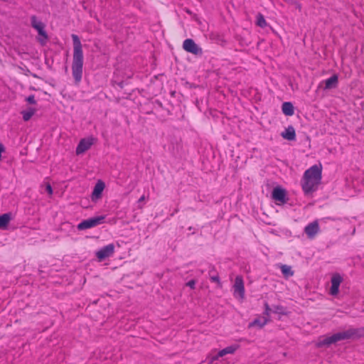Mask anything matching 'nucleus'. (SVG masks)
I'll list each match as a JSON object with an SVG mask.
<instances>
[{
    "mask_svg": "<svg viewBox=\"0 0 364 364\" xmlns=\"http://www.w3.org/2000/svg\"><path fill=\"white\" fill-rule=\"evenodd\" d=\"M322 178V168L321 166L314 165L305 171L301 183L306 195L316 191L321 183Z\"/></svg>",
    "mask_w": 364,
    "mask_h": 364,
    "instance_id": "1",
    "label": "nucleus"
},
{
    "mask_svg": "<svg viewBox=\"0 0 364 364\" xmlns=\"http://www.w3.org/2000/svg\"><path fill=\"white\" fill-rule=\"evenodd\" d=\"M73 42V58L72 73L75 81L78 84L82 79L83 68L82 46L79 37L75 34L71 36Z\"/></svg>",
    "mask_w": 364,
    "mask_h": 364,
    "instance_id": "2",
    "label": "nucleus"
},
{
    "mask_svg": "<svg viewBox=\"0 0 364 364\" xmlns=\"http://www.w3.org/2000/svg\"><path fill=\"white\" fill-rule=\"evenodd\" d=\"M357 330L350 328L346 331L335 333L331 336L320 337L316 343V346L318 348L328 346L338 341L355 337L357 336Z\"/></svg>",
    "mask_w": 364,
    "mask_h": 364,
    "instance_id": "3",
    "label": "nucleus"
},
{
    "mask_svg": "<svg viewBox=\"0 0 364 364\" xmlns=\"http://www.w3.org/2000/svg\"><path fill=\"white\" fill-rule=\"evenodd\" d=\"M31 26L33 28H35L40 37L38 38V41L44 45L48 40V35L45 31V25L41 21H38L35 16H32L31 18Z\"/></svg>",
    "mask_w": 364,
    "mask_h": 364,
    "instance_id": "4",
    "label": "nucleus"
},
{
    "mask_svg": "<svg viewBox=\"0 0 364 364\" xmlns=\"http://www.w3.org/2000/svg\"><path fill=\"white\" fill-rule=\"evenodd\" d=\"M233 296L237 299L243 301L245 295L244 281L242 276L238 275L235 277L233 284Z\"/></svg>",
    "mask_w": 364,
    "mask_h": 364,
    "instance_id": "5",
    "label": "nucleus"
},
{
    "mask_svg": "<svg viewBox=\"0 0 364 364\" xmlns=\"http://www.w3.org/2000/svg\"><path fill=\"white\" fill-rule=\"evenodd\" d=\"M105 219V217L103 215L88 218L80 223L77 229L82 230L96 227L103 223Z\"/></svg>",
    "mask_w": 364,
    "mask_h": 364,
    "instance_id": "6",
    "label": "nucleus"
},
{
    "mask_svg": "<svg viewBox=\"0 0 364 364\" xmlns=\"http://www.w3.org/2000/svg\"><path fill=\"white\" fill-rule=\"evenodd\" d=\"M183 48L188 53L194 55H201L202 48H200L193 40L191 38L186 39L183 43Z\"/></svg>",
    "mask_w": 364,
    "mask_h": 364,
    "instance_id": "7",
    "label": "nucleus"
},
{
    "mask_svg": "<svg viewBox=\"0 0 364 364\" xmlns=\"http://www.w3.org/2000/svg\"><path fill=\"white\" fill-rule=\"evenodd\" d=\"M114 252V245L109 244L96 252V257L99 261H102L105 258L109 257L113 255Z\"/></svg>",
    "mask_w": 364,
    "mask_h": 364,
    "instance_id": "8",
    "label": "nucleus"
},
{
    "mask_svg": "<svg viewBox=\"0 0 364 364\" xmlns=\"http://www.w3.org/2000/svg\"><path fill=\"white\" fill-rule=\"evenodd\" d=\"M319 224L318 220H314L310 223H309L304 228V232L307 235L308 238L314 239L316 235L319 232Z\"/></svg>",
    "mask_w": 364,
    "mask_h": 364,
    "instance_id": "9",
    "label": "nucleus"
},
{
    "mask_svg": "<svg viewBox=\"0 0 364 364\" xmlns=\"http://www.w3.org/2000/svg\"><path fill=\"white\" fill-rule=\"evenodd\" d=\"M343 282L342 277L338 273H335L333 274L331 282V287L330 289V294L333 296H336L339 292V287Z\"/></svg>",
    "mask_w": 364,
    "mask_h": 364,
    "instance_id": "10",
    "label": "nucleus"
},
{
    "mask_svg": "<svg viewBox=\"0 0 364 364\" xmlns=\"http://www.w3.org/2000/svg\"><path fill=\"white\" fill-rule=\"evenodd\" d=\"M287 193L284 188L276 187L272 191V198L278 204H284L287 202Z\"/></svg>",
    "mask_w": 364,
    "mask_h": 364,
    "instance_id": "11",
    "label": "nucleus"
},
{
    "mask_svg": "<svg viewBox=\"0 0 364 364\" xmlns=\"http://www.w3.org/2000/svg\"><path fill=\"white\" fill-rule=\"evenodd\" d=\"M93 144V138L82 139L80 141L77 148L76 154L80 155L87 151Z\"/></svg>",
    "mask_w": 364,
    "mask_h": 364,
    "instance_id": "12",
    "label": "nucleus"
},
{
    "mask_svg": "<svg viewBox=\"0 0 364 364\" xmlns=\"http://www.w3.org/2000/svg\"><path fill=\"white\" fill-rule=\"evenodd\" d=\"M105 185L102 181L99 180L96 183V184L94 187L93 191L92 193V200H97L101 197L102 193L103 190L105 189Z\"/></svg>",
    "mask_w": 364,
    "mask_h": 364,
    "instance_id": "13",
    "label": "nucleus"
},
{
    "mask_svg": "<svg viewBox=\"0 0 364 364\" xmlns=\"http://www.w3.org/2000/svg\"><path fill=\"white\" fill-rule=\"evenodd\" d=\"M321 83H324V89L330 90L332 88H336L338 83V77L337 75H333L329 78L323 80Z\"/></svg>",
    "mask_w": 364,
    "mask_h": 364,
    "instance_id": "14",
    "label": "nucleus"
},
{
    "mask_svg": "<svg viewBox=\"0 0 364 364\" xmlns=\"http://www.w3.org/2000/svg\"><path fill=\"white\" fill-rule=\"evenodd\" d=\"M281 136L284 139L289 141H294L296 139V132L295 129L292 126H289L285 129L284 132L281 133Z\"/></svg>",
    "mask_w": 364,
    "mask_h": 364,
    "instance_id": "15",
    "label": "nucleus"
},
{
    "mask_svg": "<svg viewBox=\"0 0 364 364\" xmlns=\"http://www.w3.org/2000/svg\"><path fill=\"white\" fill-rule=\"evenodd\" d=\"M269 322V319L267 317H259L255 318L252 322L249 324V327L258 326L259 328H262Z\"/></svg>",
    "mask_w": 364,
    "mask_h": 364,
    "instance_id": "16",
    "label": "nucleus"
},
{
    "mask_svg": "<svg viewBox=\"0 0 364 364\" xmlns=\"http://www.w3.org/2000/svg\"><path fill=\"white\" fill-rule=\"evenodd\" d=\"M282 110L286 116H292L294 114V106L289 102L282 104Z\"/></svg>",
    "mask_w": 364,
    "mask_h": 364,
    "instance_id": "17",
    "label": "nucleus"
},
{
    "mask_svg": "<svg viewBox=\"0 0 364 364\" xmlns=\"http://www.w3.org/2000/svg\"><path fill=\"white\" fill-rule=\"evenodd\" d=\"M238 348V346H230L218 352V356H224L227 354H233Z\"/></svg>",
    "mask_w": 364,
    "mask_h": 364,
    "instance_id": "18",
    "label": "nucleus"
},
{
    "mask_svg": "<svg viewBox=\"0 0 364 364\" xmlns=\"http://www.w3.org/2000/svg\"><path fill=\"white\" fill-rule=\"evenodd\" d=\"M36 109L35 108H28L27 110L21 112L23 119L25 122L28 121L36 113Z\"/></svg>",
    "mask_w": 364,
    "mask_h": 364,
    "instance_id": "19",
    "label": "nucleus"
},
{
    "mask_svg": "<svg viewBox=\"0 0 364 364\" xmlns=\"http://www.w3.org/2000/svg\"><path fill=\"white\" fill-rule=\"evenodd\" d=\"M282 273L285 277H289L294 275V272L291 270V267L287 264H282L280 266Z\"/></svg>",
    "mask_w": 364,
    "mask_h": 364,
    "instance_id": "20",
    "label": "nucleus"
},
{
    "mask_svg": "<svg viewBox=\"0 0 364 364\" xmlns=\"http://www.w3.org/2000/svg\"><path fill=\"white\" fill-rule=\"evenodd\" d=\"M10 215L9 214H3L0 215V228H5L10 221Z\"/></svg>",
    "mask_w": 364,
    "mask_h": 364,
    "instance_id": "21",
    "label": "nucleus"
},
{
    "mask_svg": "<svg viewBox=\"0 0 364 364\" xmlns=\"http://www.w3.org/2000/svg\"><path fill=\"white\" fill-rule=\"evenodd\" d=\"M267 24V23L264 16L261 14H258L257 16V25L261 28H264Z\"/></svg>",
    "mask_w": 364,
    "mask_h": 364,
    "instance_id": "22",
    "label": "nucleus"
},
{
    "mask_svg": "<svg viewBox=\"0 0 364 364\" xmlns=\"http://www.w3.org/2000/svg\"><path fill=\"white\" fill-rule=\"evenodd\" d=\"M210 279L211 282L217 283L219 287H221L222 284L218 274L210 276Z\"/></svg>",
    "mask_w": 364,
    "mask_h": 364,
    "instance_id": "23",
    "label": "nucleus"
},
{
    "mask_svg": "<svg viewBox=\"0 0 364 364\" xmlns=\"http://www.w3.org/2000/svg\"><path fill=\"white\" fill-rule=\"evenodd\" d=\"M264 306H265V310L263 313V316L267 317V318L269 319V318L270 316L271 309L267 303H265Z\"/></svg>",
    "mask_w": 364,
    "mask_h": 364,
    "instance_id": "24",
    "label": "nucleus"
},
{
    "mask_svg": "<svg viewBox=\"0 0 364 364\" xmlns=\"http://www.w3.org/2000/svg\"><path fill=\"white\" fill-rule=\"evenodd\" d=\"M221 356H218V353L215 355H211V356L208 357V363L213 364L215 360H217Z\"/></svg>",
    "mask_w": 364,
    "mask_h": 364,
    "instance_id": "25",
    "label": "nucleus"
},
{
    "mask_svg": "<svg viewBox=\"0 0 364 364\" xmlns=\"http://www.w3.org/2000/svg\"><path fill=\"white\" fill-rule=\"evenodd\" d=\"M26 100L29 103L32 105H36V101L35 100V97L33 95H29L28 97H26Z\"/></svg>",
    "mask_w": 364,
    "mask_h": 364,
    "instance_id": "26",
    "label": "nucleus"
},
{
    "mask_svg": "<svg viewBox=\"0 0 364 364\" xmlns=\"http://www.w3.org/2000/svg\"><path fill=\"white\" fill-rule=\"evenodd\" d=\"M196 282L194 279H191L189 282H188L186 285L188 287H190L192 289H194L196 287Z\"/></svg>",
    "mask_w": 364,
    "mask_h": 364,
    "instance_id": "27",
    "label": "nucleus"
},
{
    "mask_svg": "<svg viewBox=\"0 0 364 364\" xmlns=\"http://www.w3.org/2000/svg\"><path fill=\"white\" fill-rule=\"evenodd\" d=\"M46 190L48 192L49 196H51L53 194V189L49 183H47L46 185Z\"/></svg>",
    "mask_w": 364,
    "mask_h": 364,
    "instance_id": "28",
    "label": "nucleus"
},
{
    "mask_svg": "<svg viewBox=\"0 0 364 364\" xmlns=\"http://www.w3.org/2000/svg\"><path fill=\"white\" fill-rule=\"evenodd\" d=\"M146 197L144 195L141 196L139 199L138 200V203H140L141 202H144V200H146Z\"/></svg>",
    "mask_w": 364,
    "mask_h": 364,
    "instance_id": "29",
    "label": "nucleus"
},
{
    "mask_svg": "<svg viewBox=\"0 0 364 364\" xmlns=\"http://www.w3.org/2000/svg\"><path fill=\"white\" fill-rule=\"evenodd\" d=\"M363 104H364V102H363Z\"/></svg>",
    "mask_w": 364,
    "mask_h": 364,
    "instance_id": "30",
    "label": "nucleus"
}]
</instances>
